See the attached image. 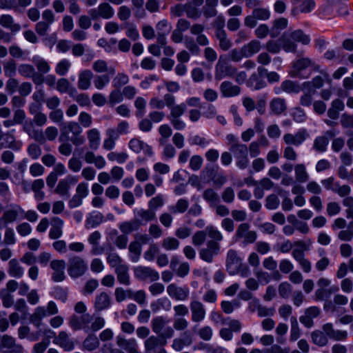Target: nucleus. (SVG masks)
I'll return each mask as SVG.
<instances>
[{"label":"nucleus","mask_w":353,"mask_h":353,"mask_svg":"<svg viewBox=\"0 0 353 353\" xmlns=\"http://www.w3.org/2000/svg\"><path fill=\"white\" fill-rule=\"evenodd\" d=\"M81 127L74 121L65 124L61 128L59 141L61 144L59 146V152L63 156L68 157L72 154V146L68 142L76 146L81 145L85 143V138L82 135Z\"/></svg>","instance_id":"nucleus-1"},{"label":"nucleus","mask_w":353,"mask_h":353,"mask_svg":"<svg viewBox=\"0 0 353 353\" xmlns=\"http://www.w3.org/2000/svg\"><path fill=\"white\" fill-rule=\"evenodd\" d=\"M226 140L229 150L236 160V166L241 170L246 169L250 163L248 146L240 143L238 138L233 134H228L226 136Z\"/></svg>","instance_id":"nucleus-2"},{"label":"nucleus","mask_w":353,"mask_h":353,"mask_svg":"<svg viewBox=\"0 0 353 353\" xmlns=\"http://www.w3.org/2000/svg\"><path fill=\"white\" fill-rule=\"evenodd\" d=\"M279 41L284 51L295 53L297 50L296 42L301 43L302 45H308L310 43V37L302 30L298 29L284 32L279 39Z\"/></svg>","instance_id":"nucleus-3"},{"label":"nucleus","mask_w":353,"mask_h":353,"mask_svg":"<svg viewBox=\"0 0 353 353\" xmlns=\"http://www.w3.org/2000/svg\"><path fill=\"white\" fill-rule=\"evenodd\" d=\"M59 312L57 304L50 301L48 303L46 308L43 306H39L35 308L32 314L30 316V321L39 327L41 325V321L48 316L56 315Z\"/></svg>","instance_id":"nucleus-4"},{"label":"nucleus","mask_w":353,"mask_h":353,"mask_svg":"<svg viewBox=\"0 0 353 353\" xmlns=\"http://www.w3.org/2000/svg\"><path fill=\"white\" fill-rule=\"evenodd\" d=\"M167 323L166 319L162 316L154 317L151 321L152 331L162 339H170L174 334L172 327H166Z\"/></svg>","instance_id":"nucleus-5"},{"label":"nucleus","mask_w":353,"mask_h":353,"mask_svg":"<svg viewBox=\"0 0 353 353\" xmlns=\"http://www.w3.org/2000/svg\"><path fill=\"white\" fill-rule=\"evenodd\" d=\"M236 74V68L228 63L226 55H221L215 66L216 79L233 77Z\"/></svg>","instance_id":"nucleus-6"},{"label":"nucleus","mask_w":353,"mask_h":353,"mask_svg":"<svg viewBox=\"0 0 353 353\" xmlns=\"http://www.w3.org/2000/svg\"><path fill=\"white\" fill-rule=\"evenodd\" d=\"M88 270V265L84 259L79 256H72L69 258L68 263V272L72 278L83 276Z\"/></svg>","instance_id":"nucleus-7"},{"label":"nucleus","mask_w":353,"mask_h":353,"mask_svg":"<svg viewBox=\"0 0 353 353\" xmlns=\"http://www.w3.org/2000/svg\"><path fill=\"white\" fill-rule=\"evenodd\" d=\"M270 17V12L265 8L258 7L253 9L252 14L246 16L244 19V25L253 28L257 25V21H266Z\"/></svg>","instance_id":"nucleus-8"},{"label":"nucleus","mask_w":353,"mask_h":353,"mask_svg":"<svg viewBox=\"0 0 353 353\" xmlns=\"http://www.w3.org/2000/svg\"><path fill=\"white\" fill-rule=\"evenodd\" d=\"M235 238L238 239H243V244L253 243L256 238L257 234L255 231L250 230V225L248 223H241L236 231Z\"/></svg>","instance_id":"nucleus-9"},{"label":"nucleus","mask_w":353,"mask_h":353,"mask_svg":"<svg viewBox=\"0 0 353 353\" xmlns=\"http://www.w3.org/2000/svg\"><path fill=\"white\" fill-rule=\"evenodd\" d=\"M134 274L135 278L139 281L150 280L151 282H154L159 279L158 272L147 266L140 265L134 268Z\"/></svg>","instance_id":"nucleus-10"},{"label":"nucleus","mask_w":353,"mask_h":353,"mask_svg":"<svg viewBox=\"0 0 353 353\" xmlns=\"http://www.w3.org/2000/svg\"><path fill=\"white\" fill-rule=\"evenodd\" d=\"M36 126L37 125L32 120L26 121L23 124V131L27 134L30 139L40 143H44L46 142V138L43 132L41 130L37 129Z\"/></svg>","instance_id":"nucleus-11"},{"label":"nucleus","mask_w":353,"mask_h":353,"mask_svg":"<svg viewBox=\"0 0 353 353\" xmlns=\"http://www.w3.org/2000/svg\"><path fill=\"white\" fill-rule=\"evenodd\" d=\"M88 184L85 182L79 183L76 188L75 194L68 202L70 208H74L81 205L83 203V199L88 195Z\"/></svg>","instance_id":"nucleus-12"},{"label":"nucleus","mask_w":353,"mask_h":353,"mask_svg":"<svg viewBox=\"0 0 353 353\" xmlns=\"http://www.w3.org/2000/svg\"><path fill=\"white\" fill-rule=\"evenodd\" d=\"M221 246L219 243L215 241H208L206 248H202L199 251L200 258L208 263H212L214 256L219 254Z\"/></svg>","instance_id":"nucleus-13"},{"label":"nucleus","mask_w":353,"mask_h":353,"mask_svg":"<svg viewBox=\"0 0 353 353\" xmlns=\"http://www.w3.org/2000/svg\"><path fill=\"white\" fill-rule=\"evenodd\" d=\"M3 349L9 350V353H23L24 350L21 345L17 343L16 339L8 334H4L0 340V351Z\"/></svg>","instance_id":"nucleus-14"},{"label":"nucleus","mask_w":353,"mask_h":353,"mask_svg":"<svg viewBox=\"0 0 353 353\" xmlns=\"http://www.w3.org/2000/svg\"><path fill=\"white\" fill-rule=\"evenodd\" d=\"M312 65V60L307 57H303L296 60L293 63V68L290 72V77L293 78H299V79H306L310 77V74L307 76H303L302 74L303 70L307 68Z\"/></svg>","instance_id":"nucleus-15"},{"label":"nucleus","mask_w":353,"mask_h":353,"mask_svg":"<svg viewBox=\"0 0 353 353\" xmlns=\"http://www.w3.org/2000/svg\"><path fill=\"white\" fill-rule=\"evenodd\" d=\"M309 137L307 131L303 128L297 131L295 134L287 133L283 135L284 143L291 146H299L301 145Z\"/></svg>","instance_id":"nucleus-16"},{"label":"nucleus","mask_w":353,"mask_h":353,"mask_svg":"<svg viewBox=\"0 0 353 353\" xmlns=\"http://www.w3.org/2000/svg\"><path fill=\"white\" fill-rule=\"evenodd\" d=\"M167 293L170 297L179 301H184L189 297L188 287H179L174 283L168 285Z\"/></svg>","instance_id":"nucleus-17"},{"label":"nucleus","mask_w":353,"mask_h":353,"mask_svg":"<svg viewBox=\"0 0 353 353\" xmlns=\"http://www.w3.org/2000/svg\"><path fill=\"white\" fill-rule=\"evenodd\" d=\"M166 340L154 335L148 337L144 341L145 353H157L159 348L165 345Z\"/></svg>","instance_id":"nucleus-18"},{"label":"nucleus","mask_w":353,"mask_h":353,"mask_svg":"<svg viewBox=\"0 0 353 353\" xmlns=\"http://www.w3.org/2000/svg\"><path fill=\"white\" fill-rule=\"evenodd\" d=\"M241 265V259L234 250H230L227 254L226 268L231 275L238 272Z\"/></svg>","instance_id":"nucleus-19"},{"label":"nucleus","mask_w":353,"mask_h":353,"mask_svg":"<svg viewBox=\"0 0 353 353\" xmlns=\"http://www.w3.org/2000/svg\"><path fill=\"white\" fill-rule=\"evenodd\" d=\"M191 319L194 323L202 321L206 314L203 304L198 300H192L190 303Z\"/></svg>","instance_id":"nucleus-20"},{"label":"nucleus","mask_w":353,"mask_h":353,"mask_svg":"<svg viewBox=\"0 0 353 353\" xmlns=\"http://www.w3.org/2000/svg\"><path fill=\"white\" fill-rule=\"evenodd\" d=\"M322 330L326 333L328 339H330L337 341H345L348 336L347 331L335 330L331 323L324 324L322 326Z\"/></svg>","instance_id":"nucleus-21"},{"label":"nucleus","mask_w":353,"mask_h":353,"mask_svg":"<svg viewBox=\"0 0 353 353\" xmlns=\"http://www.w3.org/2000/svg\"><path fill=\"white\" fill-rule=\"evenodd\" d=\"M24 213L23 208L18 204H11L3 214L0 220L5 224L11 223L17 220L19 214Z\"/></svg>","instance_id":"nucleus-22"},{"label":"nucleus","mask_w":353,"mask_h":353,"mask_svg":"<svg viewBox=\"0 0 353 353\" xmlns=\"http://www.w3.org/2000/svg\"><path fill=\"white\" fill-rule=\"evenodd\" d=\"M117 345L125 350L128 353H140L138 350L137 340L134 338L126 339L125 336L119 335L116 338Z\"/></svg>","instance_id":"nucleus-23"},{"label":"nucleus","mask_w":353,"mask_h":353,"mask_svg":"<svg viewBox=\"0 0 353 353\" xmlns=\"http://www.w3.org/2000/svg\"><path fill=\"white\" fill-rule=\"evenodd\" d=\"M78 179L76 176L68 175L65 179H61L59 181L58 185L54 190L55 193L61 196L68 197L70 185L76 183Z\"/></svg>","instance_id":"nucleus-24"},{"label":"nucleus","mask_w":353,"mask_h":353,"mask_svg":"<svg viewBox=\"0 0 353 353\" xmlns=\"http://www.w3.org/2000/svg\"><path fill=\"white\" fill-rule=\"evenodd\" d=\"M50 267L53 270L52 279L54 282H61L65 279L64 270L65 263L63 260H53L50 263Z\"/></svg>","instance_id":"nucleus-25"},{"label":"nucleus","mask_w":353,"mask_h":353,"mask_svg":"<svg viewBox=\"0 0 353 353\" xmlns=\"http://www.w3.org/2000/svg\"><path fill=\"white\" fill-rule=\"evenodd\" d=\"M13 131H8L3 134V141H0V150L3 148H10L14 150H19L21 148V143L16 140Z\"/></svg>","instance_id":"nucleus-26"},{"label":"nucleus","mask_w":353,"mask_h":353,"mask_svg":"<svg viewBox=\"0 0 353 353\" xmlns=\"http://www.w3.org/2000/svg\"><path fill=\"white\" fill-rule=\"evenodd\" d=\"M128 145L130 150L137 154L143 152L145 154L151 156L153 153L150 145L137 138L132 139L129 141Z\"/></svg>","instance_id":"nucleus-27"},{"label":"nucleus","mask_w":353,"mask_h":353,"mask_svg":"<svg viewBox=\"0 0 353 353\" xmlns=\"http://www.w3.org/2000/svg\"><path fill=\"white\" fill-rule=\"evenodd\" d=\"M54 343L62 347L65 351H72L74 348V341L69 337L68 333L61 331L54 339Z\"/></svg>","instance_id":"nucleus-28"},{"label":"nucleus","mask_w":353,"mask_h":353,"mask_svg":"<svg viewBox=\"0 0 353 353\" xmlns=\"http://www.w3.org/2000/svg\"><path fill=\"white\" fill-rule=\"evenodd\" d=\"M220 91L224 97H232L240 94L241 88L229 81H225L220 85Z\"/></svg>","instance_id":"nucleus-29"},{"label":"nucleus","mask_w":353,"mask_h":353,"mask_svg":"<svg viewBox=\"0 0 353 353\" xmlns=\"http://www.w3.org/2000/svg\"><path fill=\"white\" fill-rule=\"evenodd\" d=\"M63 221L59 217L54 216L51 219V228L49 232V237L51 239H57L63 234Z\"/></svg>","instance_id":"nucleus-30"},{"label":"nucleus","mask_w":353,"mask_h":353,"mask_svg":"<svg viewBox=\"0 0 353 353\" xmlns=\"http://www.w3.org/2000/svg\"><path fill=\"white\" fill-rule=\"evenodd\" d=\"M111 303L110 295L105 292H102L95 297L94 309L98 312L104 310L110 306Z\"/></svg>","instance_id":"nucleus-31"},{"label":"nucleus","mask_w":353,"mask_h":353,"mask_svg":"<svg viewBox=\"0 0 353 353\" xmlns=\"http://www.w3.org/2000/svg\"><path fill=\"white\" fill-rule=\"evenodd\" d=\"M93 72L90 70H84L79 74L77 86L81 90H88L91 85Z\"/></svg>","instance_id":"nucleus-32"},{"label":"nucleus","mask_w":353,"mask_h":353,"mask_svg":"<svg viewBox=\"0 0 353 353\" xmlns=\"http://www.w3.org/2000/svg\"><path fill=\"white\" fill-rule=\"evenodd\" d=\"M141 227V222L137 218L130 221H123L119 225L121 232L125 235L134 231H137Z\"/></svg>","instance_id":"nucleus-33"},{"label":"nucleus","mask_w":353,"mask_h":353,"mask_svg":"<svg viewBox=\"0 0 353 353\" xmlns=\"http://www.w3.org/2000/svg\"><path fill=\"white\" fill-rule=\"evenodd\" d=\"M115 273L119 283L127 286L130 285L129 268L127 265L125 264L117 268V269H115Z\"/></svg>","instance_id":"nucleus-34"},{"label":"nucleus","mask_w":353,"mask_h":353,"mask_svg":"<svg viewBox=\"0 0 353 353\" xmlns=\"http://www.w3.org/2000/svg\"><path fill=\"white\" fill-rule=\"evenodd\" d=\"M87 139L88 145L91 150H97L100 145L101 135L100 132L97 128H92L87 131Z\"/></svg>","instance_id":"nucleus-35"},{"label":"nucleus","mask_w":353,"mask_h":353,"mask_svg":"<svg viewBox=\"0 0 353 353\" xmlns=\"http://www.w3.org/2000/svg\"><path fill=\"white\" fill-rule=\"evenodd\" d=\"M270 108L273 114L280 115L287 110L285 100L282 98H274L270 103Z\"/></svg>","instance_id":"nucleus-36"},{"label":"nucleus","mask_w":353,"mask_h":353,"mask_svg":"<svg viewBox=\"0 0 353 353\" xmlns=\"http://www.w3.org/2000/svg\"><path fill=\"white\" fill-rule=\"evenodd\" d=\"M261 42L258 40L254 39L250 41L248 43L243 46L241 49L243 50L245 58H249L254 54L259 52L261 50Z\"/></svg>","instance_id":"nucleus-37"},{"label":"nucleus","mask_w":353,"mask_h":353,"mask_svg":"<svg viewBox=\"0 0 353 353\" xmlns=\"http://www.w3.org/2000/svg\"><path fill=\"white\" fill-rule=\"evenodd\" d=\"M0 25L10 29L12 32H17L21 30V26L15 23L13 17L10 14H3L0 17Z\"/></svg>","instance_id":"nucleus-38"},{"label":"nucleus","mask_w":353,"mask_h":353,"mask_svg":"<svg viewBox=\"0 0 353 353\" xmlns=\"http://www.w3.org/2000/svg\"><path fill=\"white\" fill-rule=\"evenodd\" d=\"M345 108L344 103L339 99H334L331 104V107L327 110V116L334 120L339 117V112Z\"/></svg>","instance_id":"nucleus-39"},{"label":"nucleus","mask_w":353,"mask_h":353,"mask_svg":"<svg viewBox=\"0 0 353 353\" xmlns=\"http://www.w3.org/2000/svg\"><path fill=\"white\" fill-rule=\"evenodd\" d=\"M281 89L288 94H298L304 88L298 82L285 80L281 84Z\"/></svg>","instance_id":"nucleus-40"},{"label":"nucleus","mask_w":353,"mask_h":353,"mask_svg":"<svg viewBox=\"0 0 353 353\" xmlns=\"http://www.w3.org/2000/svg\"><path fill=\"white\" fill-rule=\"evenodd\" d=\"M312 341L319 347H324L328 344L329 340L323 330H315L311 333Z\"/></svg>","instance_id":"nucleus-41"},{"label":"nucleus","mask_w":353,"mask_h":353,"mask_svg":"<svg viewBox=\"0 0 353 353\" xmlns=\"http://www.w3.org/2000/svg\"><path fill=\"white\" fill-rule=\"evenodd\" d=\"M137 215L141 222V226L143 225V222L148 223L150 221H152L156 219V212L154 210H151L150 208L148 209H140L137 211Z\"/></svg>","instance_id":"nucleus-42"},{"label":"nucleus","mask_w":353,"mask_h":353,"mask_svg":"<svg viewBox=\"0 0 353 353\" xmlns=\"http://www.w3.org/2000/svg\"><path fill=\"white\" fill-rule=\"evenodd\" d=\"M203 198L212 208L220 203V198L217 192L212 188H207L203 192Z\"/></svg>","instance_id":"nucleus-43"},{"label":"nucleus","mask_w":353,"mask_h":353,"mask_svg":"<svg viewBox=\"0 0 353 353\" xmlns=\"http://www.w3.org/2000/svg\"><path fill=\"white\" fill-rule=\"evenodd\" d=\"M8 272L11 276L16 278H21L23 275V269L15 259L9 261Z\"/></svg>","instance_id":"nucleus-44"},{"label":"nucleus","mask_w":353,"mask_h":353,"mask_svg":"<svg viewBox=\"0 0 353 353\" xmlns=\"http://www.w3.org/2000/svg\"><path fill=\"white\" fill-rule=\"evenodd\" d=\"M215 37L219 42V47L223 51L229 50L232 46V41L228 37L226 32L215 33Z\"/></svg>","instance_id":"nucleus-45"},{"label":"nucleus","mask_w":353,"mask_h":353,"mask_svg":"<svg viewBox=\"0 0 353 353\" xmlns=\"http://www.w3.org/2000/svg\"><path fill=\"white\" fill-rule=\"evenodd\" d=\"M288 21L287 19L281 17L274 21L273 26L272 27L271 37H276L279 35L281 30L287 28Z\"/></svg>","instance_id":"nucleus-46"},{"label":"nucleus","mask_w":353,"mask_h":353,"mask_svg":"<svg viewBox=\"0 0 353 353\" xmlns=\"http://www.w3.org/2000/svg\"><path fill=\"white\" fill-rule=\"evenodd\" d=\"M161 246L166 251L176 250L179 248L180 242L175 237L168 236L162 240Z\"/></svg>","instance_id":"nucleus-47"},{"label":"nucleus","mask_w":353,"mask_h":353,"mask_svg":"<svg viewBox=\"0 0 353 353\" xmlns=\"http://www.w3.org/2000/svg\"><path fill=\"white\" fill-rule=\"evenodd\" d=\"M296 180L299 183H305L309 179V175L306 171L304 164L299 163L294 166Z\"/></svg>","instance_id":"nucleus-48"},{"label":"nucleus","mask_w":353,"mask_h":353,"mask_svg":"<svg viewBox=\"0 0 353 353\" xmlns=\"http://www.w3.org/2000/svg\"><path fill=\"white\" fill-rule=\"evenodd\" d=\"M32 61L37 67L38 71L41 73L46 74L50 70L49 63L39 56H34L32 59Z\"/></svg>","instance_id":"nucleus-49"},{"label":"nucleus","mask_w":353,"mask_h":353,"mask_svg":"<svg viewBox=\"0 0 353 353\" xmlns=\"http://www.w3.org/2000/svg\"><path fill=\"white\" fill-rule=\"evenodd\" d=\"M184 44L188 52L193 56H199L201 49L195 40L190 37H185Z\"/></svg>","instance_id":"nucleus-50"},{"label":"nucleus","mask_w":353,"mask_h":353,"mask_svg":"<svg viewBox=\"0 0 353 353\" xmlns=\"http://www.w3.org/2000/svg\"><path fill=\"white\" fill-rule=\"evenodd\" d=\"M325 81H327V80L325 79V78L323 77V75L322 76H316V77H314L312 79V80L310 81L303 82L302 83V86L303 88L307 89V90L312 89V87L314 89L320 88L323 85ZM327 81H330V79H329Z\"/></svg>","instance_id":"nucleus-51"},{"label":"nucleus","mask_w":353,"mask_h":353,"mask_svg":"<svg viewBox=\"0 0 353 353\" xmlns=\"http://www.w3.org/2000/svg\"><path fill=\"white\" fill-rule=\"evenodd\" d=\"M101 18L109 19L114 16V12L112 7L108 3H101L97 7Z\"/></svg>","instance_id":"nucleus-52"},{"label":"nucleus","mask_w":353,"mask_h":353,"mask_svg":"<svg viewBox=\"0 0 353 353\" xmlns=\"http://www.w3.org/2000/svg\"><path fill=\"white\" fill-rule=\"evenodd\" d=\"M189 207V202L185 199H179L174 205L169 206V210L172 214L183 213Z\"/></svg>","instance_id":"nucleus-53"},{"label":"nucleus","mask_w":353,"mask_h":353,"mask_svg":"<svg viewBox=\"0 0 353 353\" xmlns=\"http://www.w3.org/2000/svg\"><path fill=\"white\" fill-rule=\"evenodd\" d=\"M329 140L325 136L317 137L313 144L314 149L319 152H324L327 150Z\"/></svg>","instance_id":"nucleus-54"},{"label":"nucleus","mask_w":353,"mask_h":353,"mask_svg":"<svg viewBox=\"0 0 353 353\" xmlns=\"http://www.w3.org/2000/svg\"><path fill=\"white\" fill-rule=\"evenodd\" d=\"M57 89L60 92H68L70 94L76 92V89L71 86L69 81L65 78H61L57 83Z\"/></svg>","instance_id":"nucleus-55"},{"label":"nucleus","mask_w":353,"mask_h":353,"mask_svg":"<svg viewBox=\"0 0 353 353\" xmlns=\"http://www.w3.org/2000/svg\"><path fill=\"white\" fill-rule=\"evenodd\" d=\"M291 328L290 340L291 341H296L301 336V330L299 326L298 321L295 316L290 318Z\"/></svg>","instance_id":"nucleus-56"},{"label":"nucleus","mask_w":353,"mask_h":353,"mask_svg":"<svg viewBox=\"0 0 353 353\" xmlns=\"http://www.w3.org/2000/svg\"><path fill=\"white\" fill-rule=\"evenodd\" d=\"M99 346V341L94 335H89L83 342V347L88 351H93Z\"/></svg>","instance_id":"nucleus-57"},{"label":"nucleus","mask_w":353,"mask_h":353,"mask_svg":"<svg viewBox=\"0 0 353 353\" xmlns=\"http://www.w3.org/2000/svg\"><path fill=\"white\" fill-rule=\"evenodd\" d=\"M103 215L100 212L92 214L86 219V227L95 228L103 221Z\"/></svg>","instance_id":"nucleus-58"},{"label":"nucleus","mask_w":353,"mask_h":353,"mask_svg":"<svg viewBox=\"0 0 353 353\" xmlns=\"http://www.w3.org/2000/svg\"><path fill=\"white\" fill-rule=\"evenodd\" d=\"M315 93L316 90L314 89H310L307 92H303L300 97V104L304 107L310 106L312 104L313 95Z\"/></svg>","instance_id":"nucleus-59"},{"label":"nucleus","mask_w":353,"mask_h":353,"mask_svg":"<svg viewBox=\"0 0 353 353\" xmlns=\"http://www.w3.org/2000/svg\"><path fill=\"white\" fill-rule=\"evenodd\" d=\"M338 238L343 241H350L353 238V221H350L346 230H341Z\"/></svg>","instance_id":"nucleus-60"},{"label":"nucleus","mask_w":353,"mask_h":353,"mask_svg":"<svg viewBox=\"0 0 353 353\" xmlns=\"http://www.w3.org/2000/svg\"><path fill=\"white\" fill-rule=\"evenodd\" d=\"M4 74L8 77H12L15 75L17 70V63L14 59H9L3 63Z\"/></svg>","instance_id":"nucleus-61"},{"label":"nucleus","mask_w":353,"mask_h":353,"mask_svg":"<svg viewBox=\"0 0 353 353\" xmlns=\"http://www.w3.org/2000/svg\"><path fill=\"white\" fill-rule=\"evenodd\" d=\"M160 252L159 248L156 243H151L148 249L144 252L143 257L148 261H152L156 255L159 254Z\"/></svg>","instance_id":"nucleus-62"},{"label":"nucleus","mask_w":353,"mask_h":353,"mask_svg":"<svg viewBox=\"0 0 353 353\" xmlns=\"http://www.w3.org/2000/svg\"><path fill=\"white\" fill-rule=\"evenodd\" d=\"M186 104L181 103L180 104H176L171 108H170L169 117H181L186 112Z\"/></svg>","instance_id":"nucleus-63"},{"label":"nucleus","mask_w":353,"mask_h":353,"mask_svg":"<svg viewBox=\"0 0 353 353\" xmlns=\"http://www.w3.org/2000/svg\"><path fill=\"white\" fill-rule=\"evenodd\" d=\"M129 251L132 254L131 259L133 262H137L139 259L141 253V245L135 241H132L129 245Z\"/></svg>","instance_id":"nucleus-64"}]
</instances>
